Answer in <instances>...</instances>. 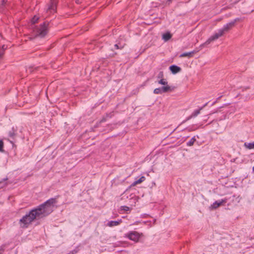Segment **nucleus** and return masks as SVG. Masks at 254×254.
<instances>
[{
    "label": "nucleus",
    "instance_id": "obj_1",
    "mask_svg": "<svg viewBox=\"0 0 254 254\" xmlns=\"http://www.w3.org/2000/svg\"><path fill=\"white\" fill-rule=\"evenodd\" d=\"M51 198L35 208L32 209L19 220L20 228L27 229L36 219H39L48 216L54 210L55 205L58 202L57 198Z\"/></svg>",
    "mask_w": 254,
    "mask_h": 254
},
{
    "label": "nucleus",
    "instance_id": "obj_2",
    "mask_svg": "<svg viewBox=\"0 0 254 254\" xmlns=\"http://www.w3.org/2000/svg\"><path fill=\"white\" fill-rule=\"evenodd\" d=\"M240 20L239 18H237L233 21L227 23L225 25L222 29L218 30V33H215L214 35L210 36L204 43L200 45V47L204 45L209 44L211 42L217 39L223 35L224 34L229 32L233 27H235L236 23Z\"/></svg>",
    "mask_w": 254,
    "mask_h": 254
},
{
    "label": "nucleus",
    "instance_id": "obj_3",
    "mask_svg": "<svg viewBox=\"0 0 254 254\" xmlns=\"http://www.w3.org/2000/svg\"><path fill=\"white\" fill-rule=\"evenodd\" d=\"M49 22L46 21L41 24L39 27L36 29V36L41 38L44 37L48 33Z\"/></svg>",
    "mask_w": 254,
    "mask_h": 254
},
{
    "label": "nucleus",
    "instance_id": "obj_4",
    "mask_svg": "<svg viewBox=\"0 0 254 254\" xmlns=\"http://www.w3.org/2000/svg\"><path fill=\"white\" fill-rule=\"evenodd\" d=\"M140 237L141 235L138 232L135 231H130L126 234V237L135 243L139 241Z\"/></svg>",
    "mask_w": 254,
    "mask_h": 254
},
{
    "label": "nucleus",
    "instance_id": "obj_5",
    "mask_svg": "<svg viewBox=\"0 0 254 254\" xmlns=\"http://www.w3.org/2000/svg\"><path fill=\"white\" fill-rule=\"evenodd\" d=\"M175 87H171L169 85L164 86L162 87L157 88L154 90V93L156 94H162L163 93H166L168 92H171L174 90Z\"/></svg>",
    "mask_w": 254,
    "mask_h": 254
},
{
    "label": "nucleus",
    "instance_id": "obj_6",
    "mask_svg": "<svg viewBox=\"0 0 254 254\" xmlns=\"http://www.w3.org/2000/svg\"><path fill=\"white\" fill-rule=\"evenodd\" d=\"M228 199L229 198L225 197L223 199H222L221 200L215 201L210 206L209 208L211 210L215 209L218 208L220 206L223 205V203H226Z\"/></svg>",
    "mask_w": 254,
    "mask_h": 254
},
{
    "label": "nucleus",
    "instance_id": "obj_7",
    "mask_svg": "<svg viewBox=\"0 0 254 254\" xmlns=\"http://www.w3.org/2000/svg\"><path fill=\"white\" fill-rule=\"evenodd\" d=\"M204 47V46H202V47H200V46L198 48H196L192 51H191L190 52L184 53L180 56V57L183 58V57H188L189 58H192L193 57L194 54H196L197 52H198L200 50V49H201L202 48V47Z\"/></svg>",
    "mask_w": 254,
    "mask_h": 254
},
{
    "label": "nucleus",
    "instance_id": "obj_8",
    "mask_svg": "<svg viewBox=\"0 0 254 254\" xmlns=\"http://www.w3.org/2000/svg\"><path fill=\"white\" fill-rule=\"evenodd\" d=\"M59 0H51L50 5L48 8L47 11L50 13H54L56 11L57 5Z\"/></svg>",
    "mask_w": 254,
    "mask_h": 254
},
{
    "label": "nucleus",
    "instance_id": "obj_9",
    "mask_svg": "<svg viewBox=\"0 0 254 254\" xmlns=\"http://www.w3.org/2000/svg\"><path fill=\"white\" fill-rule=\"evenodd\" d=\"M169 69L171 72L174 74H175L181 71V68L175 64L171 65L169 67Z\"/></svg>",
    "mask_w": 254,
    "mask_h": 254
},
{
    "label": "nucleus",
    "instance_id": "obj_10",
    "mask_svg": "<svg viewBox=\"0 0 254 254\" xmlns=\"http://www.w3.org/2000/svg\"><path fill=\"white\" fill-rule=\"evenodd\" d=\"M122 222V220L121 219L117 220V221H109L107 224V225L109 227H112L115 226H118L120 225Z\"/></svg>",
    "mask_w": 254,
    "mask_h": 254
},
{
    "label": "nucleus",
    "instance_id": "obj_11",
    "mask_svg": "<svg viewBox=\"0 0 254 254\" xmlns=\"http://www.w3.org/2000/svg\"><path fill=\"white\" fill-rule=\"evenodd\" d=\"M8 5V0H1L0 3V12H2Z\"/></svg>",
    "mask_w": 254,
    "mask_h": 254
},
{
    "label": "nucleus",
    "instance_id": "obj_12",
    "mask_svg": "<svg viewBox=\"0 0 254 254\" xmlns=\"http://www.w3.org/2000/svg\"><path fill=\"white\" fill-rule=\"evenodd\" d=\"M145 178L144 176H142L138 180L134 181V182H133L131 185L130 186H129V188H131V187H134L135 186H136V185L138 184H140L142 182H143L144 180H145Z\"/></svg>",
    "mask_w": 254,
    "mask_h": 254
},
{
    "label": "nucleus",
    "instance_id": "obj_13",
    "mask_svg": "<svg viewBox=\"0 0 254 254\" xmlns=\"http://www.w3.org/2000/svg\"><path fill=\"white\" fill-rule=\"evenodd\" d=\"M172 35L169 32L164 33L162 35V39L165 41L169 40L172 38Z\"/></svg>",
    "mask_w": 254,
    "mask_h": 254
},
{
    "label": "nucleus",
    "instance_id": "obj_14",
    "mask_svg": "<svg viewBox=\"0 0 254 254\" xmlns=\"http://www.w3.org/2000/svg\"><path fill=\"white\" fill-rule=\"evenodd\" d=\"M113 115L111 113H107L105 117H103L101 120L99 121V123L101 124L102 123L105 122L107 121V118H111Z\"/></svg>",
    "mask_w": 254,
    "mask_h": 254
},
{
    "label": "nucleus",
    "instance_id": "obj_15",
    "mask_svg": "<svg viewBox=\"0 0 254 254\" xmlns=\"http://www.w3.org/2000/svg\"><path fill=\"white\" fill-rule=\"evenodd\" d=\"M16 129L14 127H12L11 129L8 132V135L11 138H14L16 135Z\"/></svg>",
    "mask_w": 254,
    "mask_h": 254
},
{
    "label": "nucleus",
    "instance_id": "obj_16",
    "mask_svg": "<svg viewBox=\"0 0 254 254\" xmlns=\"http://www.w3.org/2000/svg\"><path fill=\"white\" fill-rule=\"evenodd\" d=\"M201 109V108L199 109H197V110H195L192 113V114L187 119V120H190V119L192 117H196L197 115H198L200 113V110Z\"/></svg>",
    "mask_w": 254,
    "mask_h": 254
},
{
    "label": "nucleus",
    "instance_id": "obj_17",
    "mask_svg": "<svg viewBox=\"0 0 254 254\" xmlns=\"http://www.w3.org/2000/svg\"><path fill=\"white\" fill-rule=\"evenodd\" d=\"M80 247H81L80 245L77 246V247H76L75 248V249L69 252L67 254H76L77 253H78L79 252V251L80 250Z\"/></svg>",
    "mask_w": 254,
    "mask_h": 254
},
{
    "label": "nucleus",
    "instance_id": "obj_18",
    "mask_svg": "<svg viewBox=\"0 0 254 254\" xmlns=\"http://www.w3.org/2000/svg\"><path fill=\"white\" fill-rule=\"evenodd\" d=\"M244 146L249 149H253L254 148V142H252V143H247V142H245L244 143Z\"/></svg>",
    "mask_w": 254,
    "mask_h": 254
},
{
    "label": "nucleus",
    "instance_id": "obj_19",
    "mask_svg": "<svg viewBox=\"0 0 254 254\" xmlns=\"http://www.w3.org/2000/svg\"><path fill=\"white\" fill-rule=\"evenodd\" d=\"M125 45H126V44H124L123 45H122L120 43H119L116 44L114 45V47L117 50H118V49L121 50L124 48Z\"/></svg>",
    "mask_w": 254,
    "mask_h": 254
},
{
    "label": "nucleus",
    "instance_id": "obj_20",
    "mask_svg": "<svg viewBox=\"0 0 254 254\" xmlns=\"http://www.w3.org/2000/svg\"><path fill=\"white\" fill-rule=\"evenodd\" d=\"M195 141L196 139L195 138V136H193L190 139V140L189 142H187V145L189 146H192Z\"/></svg>",
    "mask_w": 254,
    "mask_h": 254
},
{
    "label": "nucleus",
    "instance_id": "obj_21",
    "mask_svg": "<svg viewBox=\"0 0 254 254\" xmlns=\"http://www.w3.org/2000/svg\"><path fill=\"white\" fill-rule=\"evenodd\" d=\"M158 83L161 85H163L165 86L168 85V82L166 81L165 79H161L160 80L158 81Z\"/></svg>",
    "mask_w": 254,
    "mask_h": 254
},
{
    "label": "nucleus",
    "instance_id": "obj_22",
    "mask_svg": "<svg viewBox=\"0 0 254 254\" xmlns=\"http://www.w3.org/2000/svg\"><path fill=\"white\" fill-rule=\"evenodd\" d=\"M39 17L37 16L36 15H34L33 17L31 19V23L33 24H34L38 22V21L39 20Z\"/></svg>",
    "mask_w": 254,
    "mask_h": 254
},
{
    "label": "nucleus",
    "instance_id": "obj_23",
    "mask_svg": "<svg viewBox=\"0 0 254 254\" xmlns=\"http://www.w3.org/2000/svg\"><path fill=\"white\" fill-rule=\"evenodd\" d=\"M4 143L2 139H0V152H3L4 151L3 149Z\"/></svg>",
    "mask_w": 254,
    "mask_h": 254
},
{
    "label": "nucleus",
    "instance_id": "obj_24",
    "mask_svg": "<svg viewBox=\"0 0 254 254\" xmlns=\"http://www.w3.org/2000/svg\"><path fill=\"white\" fill-rule=\"evenodd\" d=\"M129 210V207L127 206H122L120 207V210L121 211H127Z\"/></svg>",
    "mask_w": 254,
    "mask_h": 254
},
{
    "label": "nucleus",
    "instance_id": "obj_25",
    "mask_svg": "<svg viewBox=\"0 0 254 254\" xmlns=\"http://www.w3.org/2000/svg\"><path fill=\"white\" fill-rule=\"evenodd\" d=\"M117 53L116 52H113V53L112 54H110L108 55H106V59H109V58H113L116 55H117Z\"/></svg>",
    "mask_w": 254,
    "mask_h": 254
},
{
    "label": "nucleus",
    "instance_id": "obj_26",
    "mask_svg": "<svg viewBox=\"0 0 254 254\" xmlns=\"http://www.w3.org/2000/svg\"><path fill=\"white\" fill-rule=\"evenodd\" d=\"M5 245H2L0 247V254H2L4 252V251H5Z\"/></svg>",
    "mask_w": 254,
    "mask_h": 254
},
{
    "label": "nucleus",
    "instance_id": "obj_27",
    "mask_svg": "<svg viewBox=\"0 0 254 254\" xmlns=\"http://www.w3.org/2000/svg\"><path fill=\"white\" fill-rule=\"evenodd\" d=\"M163 77H164L163 72L162 71H161L159 72L158 76H157V78H160V79H163Z\"/></svg>",
    "mask_w": 254,
    "mask_h": 254
},
{
    "label": "nucleus",
    "instance_id": "obj_28",
    "mask_svg": "<svg viewBox=\"0 0 254 254\" xmlns=\"http://www.w3.org/2000/svg\"><path fill=\"white\" fill-rule=\"evenodd\" d=\"M4 54L3 50H0V60L1 59Z\"/></svg>",
    "mask_w": 254,
    "mask_h": 254
},
{
    "label": "nucleus",
    "instance_id": "obj_29",
    "mask_svg": "<svg viewBox=\"0 0 254 254\" xmlns=\"http://www.w3.org/2000/svg\"><path fill=\"white\" fill-rule=\"evenodd\" d=\"M7 49V46L3 45L2 46L1 48H0V50H3L4 52L5 50Z\"/></svg>",
    "mask_w": 254,
    "mask_h": 254
},
{
    "label": "nucleus",
    "instance_id": "obj_30",
    "mask_svg": "<svg viewBox=\"0 0 254 254\" xmlns=\"http://www.w3.org/2000/svg\"><path fill=\"white\" fill-rule=\"evenodd\" d=\"M7 180V178H5V179H3L1 181H0V184H1V183H2L3 181H6V180Z\"/></svg>",
    "mask_w": 254,
    "mask_h": 254
},
{
    "label": "nucleus",
    "instance_id": "obj_31",
    "mask_svg": "<svg viewBox=\"0 0 254 254\" xmlns=\"http://www.w3.org/2000/svg\"><path fill=\"white\" fill-rule=\"evenodd\" d=\"M253 171L254 172V166L253 167Z\"/></svg>",
    "mask_w": 254,
    "mask_h": 254
},
{
    "label": "nucleus",
    "instance_id": "obj_32",
    "mask_svg": "<svg viewBox=\"0 0 254 254\" xmlns=\"http://www.w3.org/2000/svg\"><path fill=\"white\" fill-rule=\"evenodd\" d=\"M192 130H191V129H189V131H192Z\"/></svg>",
    "mask_w": 254,
    "mask_h": 254
},
{
    "label": "nucleus",
    "instance_id": "obj_33",
    "mask_svg": "<svg viewBox=\"0 0 254 254\" xmlns=\"http://www.w3.org/2000/svg\"><path fill=\"white\" fill-rule=\"evenodd\" d=\"M246 89H250V87H248L246 88Z\"/></svg>",
    "mask_w": 254,
    "mask_h": 254
}]
</instances>
